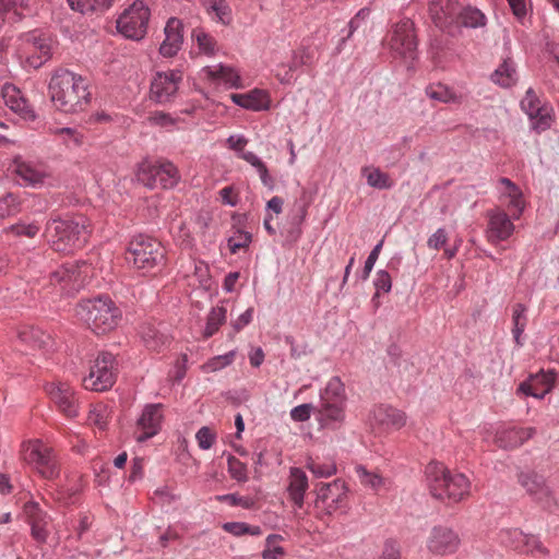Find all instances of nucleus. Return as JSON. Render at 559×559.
I'll use <instances>...</instances> for the list:
<instances>
[{
  "label": "nucleus",
  "mask_w": 559,
  "mask_h": 559,
  "mask_svg": "<svg viewBox=\"0 0 559 559\" xmlns=\"http://www.w3.org/2000/svg\"><path fill=\"white\" fill-rule=\"evenodd\" d=\"M116 381V359L110 353H100L90 367L88 374L83 379L86 390L102 392L110 389Z\"/></svg>",
  "instance_id": "obj_9"
},
{
  "label": "nucleus",
  "mask_w": 559,
  "mask_h": 559,
  "mask_svg": "<svg viewBox=\"0 0 559 559\" xmlns=\"http://www.w3.org/2000/svg\"><path fill=\"white\" fill-rule=\"evenodd\" d=\"M154 171L159 175V187L163 189L174 188L179 182V171L171 162L158 160V169Z\"/></svg>",
  "instance_id": "obj_41"
},
{
  "label": "nucleus",
  "mask_w": 559,
  "mask_h": 559,
  "mask_svg": "<svg viewBox=\"0 0 559 559\" xmlns=\"http://www.w3.org/2000/svg\"><path fill=\"white\" fill-rule=\"evenodd\" d=\"M39 229H40V227L36 223H32V224L17 223V224L11 225L7 229V231L11 233L17 237L25 236L28 238H34L38 234Z\"/></svg>",
  "instance_id": "obj_56"
},
{
  "label": "nucleus",
  "mask_w": 559,
  "mask_h": 559,
  "mask_svg": "<svg viewBox=\"0 0 559 559\" xmlns=\"http://www.w3.org/2000/svg\"><path fill=\"white\" fill-rule=\"evenodd\" d=\"M361 171L367 179V183L372 188L382 190L393 187V180L386 173L380 170V168L366 166Z\"/></svg>",
  "instance_id": "obj_42"
},
{
  "label": "nucleus",
  "mask_w": 559,
  "mask_h": 559,
  "mask_svg": "<svg viewBox=\"0 0 559 559\" xmlns=\"http://www.w3.org/2000/svg\"><path fill=\"white\" fill-rule=\"evenodd\" d=\"M158 169V162L156 163H142L139 167L136 177L138 180L145 187L154 189L159 187V175L153 170Z\"/></svg>",
  "instance_id": "obj_44"
},
{
  "label": "nucleus",
  "mask_w": 559,
  "mask_h": 559,
  "mask_svg": "<svg viewBox=\"0 0 559 559\" xmlns=\"http://www.w3.org/2000/svg\"><path fill=\"white\" fill-rule=\"evenodd\" d=\"M24 512L32 527V535L38 542H45L48 536L49 516L37 503L25 504Z\"/></svg>",
  "instance_id": "obj_31"
},
{
  "label": "nucleus",
  "mask_w": 559,
  "mask_h": 559,
  "mask_svg": "<svg viewBox=\"0 0 559 559\" xmlns=\"http://www.w3.org/2000/svg\"><path fill=\"white\" fill-rule=\"evenodd\" d=\"M165 39L160 44L159 52L163 57H174L182 45V23L180 20L171 17L165 26Z\"/></svg>",
  "instance_id": "obj_26"
},
{
  "label": "nucleus",
  "mask_w": 559,
  "mask_h": 559,
  "mask_svg": "<svg viewBox=\"0 0 559 559\" xmlns=\"http://www.w3.org/2000/svg\"><path fill=\"white\" fill-rule=\"evenodd\" d=\"M448 241V234L444 228H439L432 234L427 241L429 248L439 250Z\"/></svg>",
  "instance_id": "obj_64"
},
{
  "label": "nucleus",
  "mask_w": 559,
  "mask_h": 559,
  "mask_svg": "<svg viewBox=\"0 0 559 559\" xmlns=\"http://www.w3.org/2000/svg\"><path fill=\"white\" fill-rule=\"evenodd\" d=\"M251 242V234L241 229H236L228 238V248L231 253L248 248Z\"/></svg>",
  "instance_id": "obj_53"
},
{
  "label": "nucleus",
  "mask_w": 559,
  "mask_h": 559,
  "mask_svg": "<svg viewBox=\"0 0 559 559\" xmlns=\"http://www.w3.org/2000/svg\"><path fill=\"white\" fill-rule=\"evenodd\" d=\"M45 390L60 413L68 418L78 416L79 399L69 383L52 381L46 384Z\"/></svg>",
  "instance_id": "obj_12"
},
{
  "label": "nucleus",
  "mask_w": 559,
  "mask_h": 559,
  "mask_svg": "<svg viewBox=\"0 0 559 559\" xmlns=\"http://www.w3.org/2000/svg\"><path fill=\"white\" fill-rule=\"evenodd\" d=\"M486 21L485 14L477 8L461 5L460 14L457 16V27H483L486 25Z\"/></svg>",
  "instance_id": "obj_38"
},
{
  "label": "nucleus",
  "mask_w": 559,
  "mask_h": 559,
  "mask_svg": "<svg viewBox=\"0 0 559 559\" xmlns=\"http://www.w3.org/2000/svg\"><path fill=\"white\" fill-rule=\"evenodd\" d=\"M48 91L56 109L64 114L83 111L91 102L88 81L67 69H58L51 75Z\"/></svg>",
  "instance_id": "obj_1"
},
{
  "label": "nucleus",
  "mask_w": 559,
  "mask_h": 559,
  "mask_svg": "<svg viewBox=\"0 0 559 559\" xmlns=\"http://www.w3.org/2000/svg\"><path fill=\"white\" fill-rule=\"evenodd\" d=\"M21 337L24 342H32L34 347H45L49 341V335L45 334L39 330L32 329L28 332L21 333Z\"/></svg>",
  "instance_id": "obj_58"
},
{
  "label": "nucleus",
  "mask_w": 559,
  "mask_h": 559,
  "mask_svg": "<svg viewBox=\"0 0 559 559\" xmlns=\"http://www.w3.org/2000/svg\"><path fill=\"white\" fill-rule=\"evenodd\" d=\"M165 254V248L158 240L138 235L128 245L126 261L142 275L155 274L164 266Z\"/></svg>",
  "instance_id": "obj_5"
},
{
  "label": "nucleus",
  "mask_w": 559,
  "mask_h": 559,
  "mask_svg": "<svg viewBox=\"0 0 559 559\" xmlns=\"http://www.w3.org/2000/svg\"><path fill=\"white\" fill-rule=\"evenodd\" d=\"M355 471L360 484L364 487L373 491H379L384 487L385 480L379 474L367 471L364 466H357Z\"/></svg>",
  "instance_id": "obj_46"
},
{
  "label": "nucleus",
  "mask_w": 559,
  "mask_h": 559,
  "mask_svg": "<svg viewBox=\"0 0 559 559\" xmlns=\"http://www.w3.org/2000/svg\"><path fill=\"white\" fill-rule=\"evenodd\" d=\"M283 538L281 535H269L265 539V548L262 551L263 559H282L285 556L283 547L278 546V542Z\"/></svg>",
  "instance_id": "obj_51"
},
{
  "label": "nucleus",
  "mask_w": 559,
  "mask_h": 559,
  "mask_svg": "<svg viewBox=\"0 0 559 559\" xmlns=\"http://www.w3.org/2000/svg\"><path fill=\"white\" fill-rule=\"evenodd\" d=\"M195 439L198 441V445L202 450H209L214 444V442L216 440V435H215V432L211 428L202 427L197 432Z\"/></svg>",
  "instance_id": "obj_59"
},
{
  "label": "nucleus",
  "mask_w": 559,
  "mask_h": 559,
  "mask_svg": "<svg viewBox=\"0 0 559 559\" xmlns=\"http://www.w3.org/2000/svg\"><path fill=\"white\" fill-rule=\"evenodd\" d=\"M461 5L459 0H430L429 14L437 27L451 32L457 28Z\"/></svg>",
  "instance_id": "obj_14"
},
{
  "label": "nucleus",
  "mask_w": 559,
  "mask_h": 559,
  "mask_svg": "<svg viewBox=\"0 0 559 559\" xmlns=\"http://www.w3.org/2000/svg\"><path fill=\"white\" fill-rule=\"evenodd\" d=\"M486 238L490 243H498L509 239L515 226L511 217L501 209H493L487 212Z\"/></svg>",
  "instance_id": "obj_19"
},
{
  "label": "nucleus",
  "mask_w": 559,
  "mask_h": 559,
  "mask_svg": "<svg viewBox=\"0 0 559 559\" xmlns=\"http://www.w3.org/2000/svg\"><path fill=\"white\" fill-rule=\"evenodd\" d=\"M308 487L306 473L298 467L290 468L287 490L290 500L296 507L301 508L304 506V497Z\"/></svg>",
  "instance_id": "obj_33"
},
{
  "label": "nucleus",
  "mask_w": 559,
  "mask_h": 559,
  "mask_svg": "<svg viewBox=\"0 0 559 559\" xmlns=\"http://www.w3.org/2000/svg\"><path fill=\"white\" fill-rule=\"evenodd\" d=\"M491 80L501 87H510L514 85L518 81L514 61L511 58L504 59L491 74Z\"/></svg>",
  "instance_id": "obj_37"
},
{
  "label": "nucleus",
  "mask_w": 559,
  "mask_h": 559,
  "mask_svg": "<svg viewBox=\"0 0 559 559\" xmlns=\"http://www.w3.org/2000/svg\"><path fill=\"white\" fill-rule=\"evenodd\" d=\"M499 183L501 199L510 211L511 217L519 219L525 207L522 191L508 178H501Z\"/></svg>",
  "instance_id": "obj_24"
},
{
  "label": "nucleus",
  "mask_w": 559,
  "mask_h": 559,
  "mask_svg": "<svg viewBox=\"0 0 559 559\" xmlns=\"http://www.w3.org/2000/svg\"><path fill=\"white\" fill-rule=\"evenodd\" d=\"M91 231L90 219L83 215H75L70 218L48 221L45 235L55 251L71 253L85 246Z\"/></svg>",
  "instance_id": "obj_2"
},
{
  "label": "nucleus",
  "mask_w": 559,
  "mask_h": 559,
  "mask_svg": "<svg viewBox=\"0 0 559 559\" xmlns=\"http://www.w3.org/2000/svg\"><path fill=\"white\" fill-rule=\"evenodd\" d=\"M345 419V404L321 401L317 409V420L323 428H334Z\"/></svg>",
  "instance_id": "obj_30"
},
{
  "label": "nucleus",
  "mask_w": 559,
  "mask_h": 559,
  "mask_svg": "<svg viewBox=\"0 0 559 559\" xmlns=\"http://www.w3.org/2000/svg\"><path fill=\"white\" fill-rule=\"evenodd\" d=\"M1 96L5 105L25 120L35 119V112L25 98L22 91L11 83H4L1 87Z\"/></svg>",
  "instance_id": "obj_21"
},
{
  "label": "nucleus",
  "mask_w": 559,
  "mask_h": 559,
  "mask_svg": "<svg viewBox=\"0 0 559 559\" xmlns=\"http://www.w3.org/2000/svg\"><path fill=\"white\" fill-rule=\"evenodd\" d=\"M307 468L318 478H328L336 473V465L333 461L321 462L309 459Z\"/></svg>",
  "instance_id": "obj_50"
},
{
  "label": "nucleus",
  "mask_w": 559,
  "mask_h": 559,
  "mask_svg": "<svg viewBox=\"0 0 559 559\" xmlns=\"http://www.w3.org/2000/svg\"><path fill=\"white\" fill-rule=\"evenodd\" d=\"M51 134L59 136L64 141V143L69 144L73 142L76 145L82 143V135L72 128H56L50 130Z\"/></svg>",
  "instance_id": "obj_57"
},
{
  "label": "nucleus",
  "mask_w": 559,
  "mask_h": 559,
  "mask_svg": "<svg viewBox=\"0 0 559 559\" xmlns=\"http://www.w3.org/2000/svg\"><path fill=\"white\" fill-rule=\"evenodd\" d=\"M499 540L502 546L521 552L525 534L519 528H508L500 532Z\"/></svg>",
  "instance_id": "obj_45"
},
{
  "label": "nucleus",
  "mask_w": 559,
  "mask_h": 559,
  "mask_svg": "<svg viewBox=\"0 0 559 559\" xmlns=\"http://www.w3.org/2000/svg\"><path fill=\"white\" fill-rule=\"evenodd\" d=\"M518 481L530 496L538 501H548L551 497V490L547 486L545 478L534 471L519 473Z\"/></svg>",
  "instance_id": "obj_23"
},
{
  "label": "nucleus",
  "mask_w": 559,
  "mask_h": 559,
  "mask_svg": "<svg viewBox=\"0 0 559 559\" xmlns=\"http://www.w3.org/2000/svg\"><path fill=\"white\" fill-rule=\"evenodd\" d=\"M83 478L79 474L67 476L66 484L58 487V499L72 503L73 498L83 489Z\"/></svg>",
  "instance_id": "obj_39"
},
{
  "label": "nucleus",
  "mask_w": 559,
  "mask_h": 559,
  "mask_svg": "<svg viewBox=\"0 0 559 559\" xmlns=\"http://www.w3.org/2000/svg\"><path fill=\"white\" fill-rule=\"evenodd\" d=\"M535 432L533 427L502 426L496 433L495 442L501 449L512 450L531 439Z\"/></svg>",
  "instance_id": "obj_20"
},
{
  "label": "nucleus",
  "mask_w": 559,
  "mask_h": 559,
  "mask_svg": "<svg viewBox=\"0 0 559 559\" xmlns=\"http://www.w3.org/2000/svg\"><path fill=\"white\" fill-rule=\"evenodd\" d=\"M75 316L96 334L112 331L121 320V311L108 296L81 300Z\"/></svg>",
  "instance_id": "obj_4"
},
{
  "label": "nucleus",
  "mask_w": 559,
  "mask_h": 559,
  "mask_svg": "<svg viewBox=\"0 0 559 559\" xmlns=\"http://www.w3.org/2000/svg\"><path fill=\"white\" fill-rule=\"evenodd\" d=\"M216 500H218L221 502H227L230 506H241L246 509H249L252 506L251 499L236 495V493H227V495L216 496Z\"/></svg>",
  "instance_id": "obj_61"
},
{
  "label": "nucleus",
  "mask_w": 559,
  "mask_h": 559,
  "mask_svg": "<svg viewBox=\"0 0 559 559\" xmlns=\"http://www.w3.org/2000/svg\"><path fill=\"white\" fill-rule=\"evenodd\" d=\"M428 487L431 495L448 503H457L471 493V481L462 473H455L440 462H431L426 467Z\"/></svg>",
  "instance_id": "obj_3"
},
{
  "label": "nucleus",
  "mask_w": 559,
  "mask_h": 559,
  "mask_svg": "<svg viewBox=\"0 0 559 559\" xmlns=\"http://www.w3.org/2000/svg\"><path fill=\"white\" fill-rule=\"evenodd\" d=\"M144 346L155 353H160L169 343L170 337L166 332V326L163 323L154 324L147 323L142 328L141 332Z\"/></svg>",
  "instance_id": "obj_27"
},
{
  "label": "nucleus",
  "mask_w": 559,
  "mask_h": 559,
  "mask_svg": "<svg viewBox=\"0 0 559 559\" xmlns=\"http://www.w3.org/2000/svg\"><path fill=\"white\" fill-rule=\"evenodd\" d=\"M164 420V406L162 404H147L144 406L136 421V440L143 442L156 436Z\"/></svg>",
  "instance_id": "obj_17"
},
{
  "label": "nucleus",
  "mask_w": 559,
  "mask_h": 559,
  "mask_svg": "<svg viewBox=\"0 0 559 559\" xmlns=\"http://www.w3.org/2000/svg\"><path fill=\"white\" fill-rule=\"evenodd\" d=\"M321 401L345 404V388L338 378H332L320 396Z\"/></svg>",
  "instance_id": "obj_47"
},
{
  "label": "nucleus",
  "mask_w": 559,
  "mask_h": 559,
  "mask_svg": "<svg viewBox=\"0 0 559 559\" xmlns=\"http://www.w3.org/2000/svg\"><path fill=\"white\" fill-rule=\"evenodd\" d=\"M150 15V9L144 2L136 0L119 15L117 29L126 38L140 40L146 34Z\"/></svg>",
  "instance_id": "obj_8"
},
{
  "label": "nucleus",
  "mask_w": 559,
  "mask_h": 559,
  "mask_svg": "<svg viewBox=\"0 0 559 559\" xmlns=\"http://www.w3.org/2000/svg\"><path fill=\"white\" fill-rule=\"evenodd\" d=\"M182 73L177 70L158 72L151 83V97L159 104L170 102L176 95Z\"/></svg>",
  "instance_id": "obj_16"
},
{
  "label": "nucleus",
  "mask_w": 559,
  "mask_h": 559,
  "mask_svg": "<svg viewBox=\"0 0 559 559\" xmlns=\"http://www.w3.org/2000/svg\"><path fill=\"white\" fill-rule=\"evenodd\" d=\"M314 55L306 47H301L292 53L288 64H281L276 76L282 83H290L293 73L302 66H311L313 63Z\"/></svg>",
  "instance_id": "obj_28"
},
{
  "label": "nucleus",
  "mask_w": 559,
  "mask_h": 559,
  "mask_svg": "<svg viewBox=\"0 0 559 559\" xmlns=\"http://www.w3.org/2000/svg\"><path fill=\"white\" fill-rule=\"evenodd\" d=\"M14 171L20 179L31 186L41 183L47 176L45 168L41 165H36L31 162L23 160L21 157L14 158Z\"/></svg>",
  "instance_id": "obj_32"
},
{
  "label": "nucleus",
  "mask_w": 559,
  "mask_h": 559,
  "mask_svg": "<svg viewBox=\"0 0 559 559\" xmlns=\"http://www.w3.org/2000/svg\"><path fill=\"white\" fill-rule=\"evenodd\" d=\"M109 407L104 403H96L91 406L88 412V421L103 430L106 428L109 418Z\"/></svg>",
  "instance_id": "obj_49"
},
{
  "label": "nucleus",
  "mask_w": 559,
  "mask_h": 559,
  "mask_svg": "<svg viewBox=\"0 0 559 559\" xmlns=\"http://www.w3.org/2000/svg\"><path fill=\"white\" fill-rule=\"evenodd\" d=\"M226 314L227 310L223 306H217L210 311L206 325L203 331L204 338L213 336L219 330L221 325L226 321Z\"/></svg>",
  "instance_id": "obj_43"
},
{
  "label": "nucleus",
  "mask_w": 559,
  "mask_h": 559,
  "mask_svg": "<svg viewBox=\"0 0 559 559\" xmlns=\"http://www.w3.org/2000/svg\"><path fill=\"white\" fill-rule=\"evenodd\" d=\"M230 98L236 105L253 111L267 110L271 106L270 94L259 88L243 94H231Z\"/></svg>",
  "instance_id": "obj_29"
},
{
  "label": "nucleus",
  "mask_w": 559,
  "mask_h": 559,
  "mask_svg": "<svg viewBox=\"0 0 559 559\" xmlns=\"http://www.w3.org/2000/svg\"><path fill=\"white\" fill-rule=\"evenodd\" d=\"M556 382V373L554 371H540L528 378L520 384L519 391L525 395H531L536 399H543L548 394Z\"/></svg>",
  "instance_id": "obj_22"
},
{
  "label": "nucleus",
  "mask_w": 559,
  "mask_h": 559,
  "mask_svg": "<svg viewBox=\"0 0 559 559\" xmlns=\"http://www.w3.org/2000/svg\"><path fill=\"white\" fill-rule=\"evenodd\" d=\"M369 15V11L367 9H361L358 11V13L349 21L348 23V33L346 37H343L340 41V44L336 47V50L340 52L342 50L343 45L345 44L346 39H348L354 32L358 28V21L359 19H365Z\"/></svg>",
  "instance_id": "obj_63"
},
{
  "label": "nucleus",
  "mask_w": 559,
  "mask_h": 559,
  "mask_svg": "<svg viewBox=\"0 0 559 559\" xmlns=\"http://www.w3.org/2000/svg\"><path fill=\"white\" fill-rule=\"evenodd\" d=\"M203 5L214 22L226 26L231 23V8L226 0H203Z\"/></svg>",
  "instance_id": "obj_36"
},
{
  "label": "nucleus",
  "mask_w": 559,
  "mask_h": 559,
  "mask_svg": "<svg viewBox=\"0 0 559 559\" xmlns=\"http://www.w3.org/2000/svg\"><path fill=\"white\" fill-rule=\"evenodd\" d=\"M388 45L394 58L413 61L416 57L417 47L414 23L409 20H403L395 24L389 34Z\"/></svg>",
  "instance_id": "obj_11"
},
{
  "label": "nucleus",
  "mask_w": 559,
  "mask_h": 559,
  "mask_svg": "<svg viewBox=\"0 0 559 559\" xmlns=\"http://www.w3.org/2000/svg\"><path fill=\"white\" fill-rule=\"evenodd\" d=\"M236 353L230 350L224 355L215 356L209 359L203 366L202 369L204 372H215L218 371L229 365H231L235 360Z\"/></svg>",
  "instance_id": "obj_52"
},
{
  "label": "nucleus",
  "mask_w": 559,
  "mask_h": 559,
  "mask_svg": "<svg viewBox=\"0 0 559 559\" xmlns=\"http://www.w3.org/2000/svg\"><path fill=\"white\" fill-rule=\"evenodd\" d=\"M370 426L379 432L397 430L405 426L406 415L392 406L378 405L369 417Z\"/></svg>",
  "instance_id": "obj_18"
},
{
  "label": "nucleus",
  "mask_w": 559,
  "mask_h": 559,
  "mask_svg": "<svg viewBox=\"0 0 559 559\" xmlns=\"http://www.w3.org/2000/svg\"><path fill=\"white\" fill-rule=\"evenodd\" d=\"M23 459L45 479L55 480L59 476L60 467L55 451L40 440L24 443Z\"/></svg>",
  "instance_id": "obj_7"
},
{
  "label": "nucleus",
  "mask_w": 559,
  "mask_h": 559,
  "mask_svg": "<svg viewBox=\"0 0 559 559\" xmlns=\"http://www.w3.org/2000/svg\"><path fill=\"white\" fill-rule=\"evenodd\" d=\"M521 107L532 120H536L535 128L545 130L549 127V110L540 105L539 98L532 88L527 90L524 98L521 100Z\"/></svg>",
  "instance_id": "obj_25"
},
{
  "label": "nucleus",
  "mask_w": 559,
  "mask_h": 559,
  "mask_svg": "<svg viewBox=\"0 0 559 559\" xmlns=\"http://www.w3.org/2000/svg\"><path fill=\"white\" fill-rule=\"evenodd\" d=\"M92 276V267L86 262H66L50 274L49 285L60 295H73Z\"/></svg>",
  "instance_id": "obj_6"
},
{
  "label": "nucleus",
  "mask_w": 559,
  "mask_h": 559,
  "mask_svg": "<svg viewBox=\"0 0 559 559\" xmlns=\"http://www.w3.org/2000/svg\"><path fill=\"white\" fill-rule=\"evenodd\" d=\"M348 488L344 480L335 479L331 483L320 484L317 492V503L333 513L347 506Z\"/></svg>",
  "instance_id": "obj_13"
},
{
  "label": "nucleus",
  "mask_w": 559,
  "mask_h": 559,
  "mask_svg": "<svg viewBox=\"0 0 559 559\" xmlns=\"http://www.w3.org/2000/svg\"><path fill=\"white\" fill-rule=\"evenodd\" d=\"M382 245H383V240H381L373 249L372 251L370 252L369 257L367 258L366 262H365V266H364V270L361 272V280L362 281H366L373 266H374V263L376 261L378 260L379 258V254H380V251H381V248H382Z\"/></svg>",
  "instance_id": "obj_62"
},
{
  "label": "nucleus",
  "mask_w": 559,
  "mask_h": 559,
  "mask_svg": "<svg viewBox=\"0 0 559 559\" xmlns=\"http://www.w3.org/2000/svg\"><path fill=\"white\" fill-rule=\"evenodd\" d=\"M203 72L211 81L223 82L234 88H239L242 86L241 78L238 71L233 67L224 64H218L216 67H205Z\"/></svg>",
  "instance_id": "obj_34"
},
{
  "label": "nucleus",
  "mask_w": 559,
  "mask_h": 559,
  "mask_svg": "<svg viewBox=\"0 0 559 559\" xmlns=\"http://www.w3.org/2000/svg\"><path fill=\"white\" fill-rule=\"evenodd\" d=\"M526 308L522 304H516L513 307V314H512V321H513V329L512 334L515 343L518 345H522L521 343V336L525 330L527 318L525 316Z\"/></svg>",
  "instance_id": "obj_48"
},
{
  "label": "nucleus",
  "mask_w": 559,
  "mask_h": 559,
  "mask_svg": "<svg viewBox=\"0 0 559 559\" xmlns=\"http://www.w3.org/2000/svg\"><path fill=\"white\" fill-rule=\"evenodd\" d=\"M426 95L432 99L443 104H455L460 105L463 103L464 97L462 94L456 93V91L443 83H432L429 84L426 90Z\"/></svg>",
  "instance_id": "obj_35"
},
{
  "label": "nucleus",
  "mask_w": 559,
  "mask_h": 559,
  "mask_svg": "<svg viewBox=\"0 0 559 559\" xmlns=\"http://www.w3.org/2000/svg\"><path fill=\"white\" fill-rule=\"evenodd\" d=\"M192 39L197 43L199 52L207 57H213L218 50V43L211 34L203 28H194L191 34Z\"/></svg>",
  "instance_id": "obj_40"
},
{
  "label": "nucleus",
  "mask_w": 559,
  "mask_h": 559,
  "mask_svg": "<svg viewBox=\"0 0 559 559\" xmlns=\"http://www.w3.org/2000/svg\"><path fill=\"white\" fill-rule=\"evenodd\" d=\"M374 287L377 289L376 296H378L380 292L389 293L391 290L392 280L386 271L380 270L377 272Z\"/></svg>",
  "instance_id": "obj_60"
},
{
  "label": "nucleus",
  "mask_w": 559,
  "mask_h": 559,
  "mask_svg": "<svg viewBox=\"0 0 559 559\" xmlns=\"http://www.w3.org/2000/svg\"><path fill=\"white\" fill-rule=\"evenodd\" d=\"M22 62L38 69L51 57V40L38 32H32L21 38L17 50Z\"/></svg>",
  "instance_id": "obj_10"
},
{
  "label": "nucleus",
  "mask_w": 559,
  "mask_h": 559,
  "mask_svg": "<svg viewBox=\"0 0 559 559\" xmlns=\"http://www.w3.org/2000/svg\"><path fill=\"white\" fill-rule=\"evenodd\" d=\"M521 552L523 554H532V555H540V556H547L548 550L546 547L543 546V544L539 542V539L533 535H526L525 534V540L523 543V548L521 549Z\"/></svg>",
  "instance_id": "obj_55"
},
{
  "label": "nucleus",
  "mask_w": 559,
  "mask_h": 559,
  "mask_svg": "<svg viewBox=\"0 0 559 559\" xmlns=\"http://www.w3.org/2000/svg\"><path fill=\"white\" fill-rule=\"evenodd\" d=\"M228 473L233 479L245 483L248 480L247 465L233 455L227 457Z\"/></svg>",
  "instance_id": "obj_54"
},
{
  "label": "nucleus",
  "mask_w": 559,
  "mask_h": 559,
  "mask_svg": "<svg viewBox=\"0 0 559 559\" xmlns=\"http://www.w3.org/2000/svg\"><path fill=\"white\" fill-rule=\"evenodd\" d=\"M460 537L451 527L433 526L427 537V548L435 555L445 556L454 554L460 546Z\"/></svg>",
  "instance_id": "obj_15"
}]
</instances>
